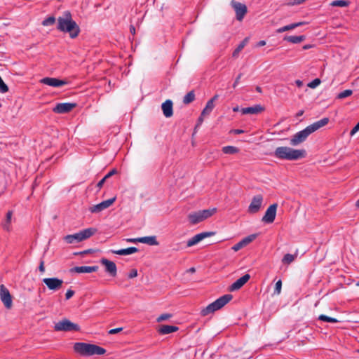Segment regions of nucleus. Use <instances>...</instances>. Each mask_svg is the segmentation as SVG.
<instances>
[{
	"mask_svg": "<svg viewBox=\"0 0 359 359\" xmlns=\"http://www.w3.org/2000/svg\"><path fill=\"white\" fill-rule=\"evenodd\" d=\"M359 130V122L355 126V127L351 130V136L354 135Z\"/></svg>",
	"mask_w": 359,
	"mask_h": 359,
	"instance_id": "45",
	"label": "nucleus"
},
{
	"mask_svg": "<svg viewBox=\"0 0 359 359\" xmlns=\"http://www.w3.org/2000/svg\"><path fill=\"white\" fill-rule=\"evenodd\" d=\"M295 83L299 88H301L303 86V82L300 80H296Z\"/></svg>",
	"mask_w": 359,
	"mask_h": 359,
	"instance_id": "56",
	"label": "nucleus"
},
{
	"mask_svg": "<svg viewBox=\"0 0 359 359\" xmlns=\"http://www.w3.org/2000/svg\"><path fill=\"white\" fill-rule=\"evenodd\" d=\"M248 42V39L245 38L238 46V47L234 50V51L232 53V56L233 57H237L238 56L239 53L243 49L245 46L246 45Z\"/></svg>",
	"mask_w": 359,
	"mask_h": 359,
	"instance_id": "31",
	"label": "nucleus"
},
{
	"mask_svg": "<svg viewBox=\"0 0 359 359\" xmlns=\"http://www.w3.org/2000/svg\"><path fill=\"white\" fill-rule=\"evenodd\" d=\"M239 242L241 244L243 248L247 245L243 239Z\"/></svg>",
	"mask_w": 359,
	"mask_h": 359,
	"instance_id": "62",
	"label": "nucleus"
},
{
	"mask_svg": "<svg viewBox=\"0 0 359 359\" xmlns=\"http://www.w3.org/2000/svg\"><path fill=\"white\" fill-rule=\"evenodd\" d=\"M305 156V150L294 149L288 147H277L274 151V156L282 160L295 161L304 158Z\"/></svg>",
	"mask_w": 359,
	"mask_h": 359,
	"instance_id": "3",
	"label": "nucleus"
},
{
	"mask_svg": "<svg viewBox=\"0 0 359 359\" xmlns=\"http://www.w3.org/2000/svg\"><path fill=\"white\" fill-rule=\"evenodd\" d=\"M304 24H306L305 22H297V23H292V24H290V25H286V26H284L283 27L278 29L276 32L278 33H283L284 32L293 29H294L297 27H299L301 25H303Z\"/></svg>",
	"mask_w": 359,
	"mask_h": 359,
	"instance_id": "26",
	"label": "nucleus"
},
{
	"mask_svg": "<svg viewBox=\"0 0 359 359\" xmlns=\"http://www.w3.org/2000/svg\"><path fill=\"white\" fill-rule=\"evenodd\" d=\"M303 114H304V111H303V110H301V111H298V112L297 113L296 116H297V117L301 116H302V115H303Z\"/></svg>",
	"mask_w": 359,
	"mask_h": 359,
	"instance_id": "59",
	"label": "nucleus"
},
{
	"mask_svg": "<svg viewBox=\"0 0 359 359\" xmlns=\"http://www.w3.org/2000/svg\"><path fill=\"white\" fill-rule=\"evenodd\" d=\"M107 179L104 177L97 184L98 189H101L103 186L104 183L106 182Z\"/></svg>",
	"mask_w": 359,
	"mask_h": 359,
	"instance_id": "51",
	"label": "nucleus"
},
{
	"mask_svg": "<svg viewBox=\"0 0 359 359\" xmlns=\"http://www.w3.org/2000/svg\"><path fill=\"white\" fill-rule=\"evenodd\" d=\"M76 106V103H58L53 109V111L57 114H65L71 111Z\"/></svg>",
	"mask_w": 359,
	"mask_h": 359,
	"instance_id": "15",
	"label": "nucleus"
},
{
	"mask_svg": "<svg viewBox=\"0 0 359 359\" xmlns=\"http://www.w3.org/2000/svg\"><path fill=\"white\" fill-rule=\"evenodd\" d=\"M263 202V196L261 194L255 195L248 207V211L249 213H257L261 208Z\"/></svg>",
	"mask_w": 359,
	"mask_h": 359,
	"instance_id": "13",
	"label": "nucleus"
},
{
	"mask_svg": "<svg viewBox=\"0 0 359 359\" xmlns=\"http://www.w3.org/2000/svg\"><path fill=\"white\" fill-rule=\"evenodd\" d=\"M256 90H257L258 93H260L262 92V88H261V87H259V86H257V87H256Z\"/></svg>",
	"mask_w": 359,
	"mask_h": 359,
	"instance_id": "63",
	"label": "nucleus"
},
{
	"mask_svg": "<svg viewBox=\"0 0 359 359\" xmlns=\"http://www.w3.org/2000/svg\"><path fill=\"white\" fill-rule=\"evenodd\" d=\"M0 299L6 309H11L13 306L12 297L4 285H0Z\"/></svg>",
	"mask_w": 359,
	"mask_h": 359,
	"instance_id": "9",
	"label": "nucleus"
},
{
	"mask_svg": "<svg viewBox=\"0 0 359 359\" xmlns=\"http://www.w3.org/2000/svg\"><path fill=\"white\" fill-rule=\"evenodd\" d=\"M43 283L49 290L57 291L62 288L64 282L57 278H46L43 279Z\"/></svg>",
	"mask_w": 359,
	"mask_h": 359,
	"instance_id": "11",
	"label": "nucleus"
},
{
	"mask_svg": "<svg viewBox=\"0 0 359 359\" xmlns=\"http://www.w3.org/2000/svg\"><path fill=\"white\" fill-rule=\"evenodd\" d=\"M305 39L304 36H285L284 40L292 43H299Z\"/></svg>",
	"mask_w": 359,
	"mask_h": 359,
	"instance_id": "27",
	"label": "nucleus"
},
{
	"mask_svg": "<svg viewBox=\"0 0 359 359\" xmlns=\"http://www.w3.org/2000/svg\"><path fill=\"white\" fill-rule=\"evenodd\" d=\"M196 271V269L194 267H191L189 269V272L190 273H194Z\"/></svg>",
	"mask_w": 359,
	"mask_h": 359,
	"instance_id": "61",
	"label": "nucleus"
},
{
	"mask_svg": "<svg viewBox=\"0 0 359 359\" xmlns=\"http://www.w3.org/2000/svg\"><path fill=\"white\" fill-rule=\"evenodd\" d=\"M195 100V94L193 90L189 92L183 99V103L185 104H190Z\"/></svg>",
	"mask_w": 359,
	"mask_h": 359,
	"instance_id": "33",
	"label": "nucleus"
},
{
	"mask_svg": "<svg viewBox=\"0 0 359 359\" xmlns=\"http://www.w3.org/2000/svg\"><path fill=\"white\" fill-rule=\"evenodd\" d=\"M12 215H13V211L9 210L6 214L5 223L4 224V229H6L8 231H10V225L11 223Z\"/></svg>",
	"mask_w": 359,
	"mask_h": 359,
	"instance_id": "32",
	"label": "nucleus"
},
{
	"mask_svg": "<svg viewBox=\"0 0 359 359\" xmlns=\"http://www.w3.org/2000/svg\"><path fill=\"white\" fill-rule=\"evenodd\" d=\"M204 116H202V115L201 114L200 117H199V118H198V123H197V125H196V127H197V126H198L199 125H201V124L203 123V117H204Z\"/></svg>",
	"mask_w": 359,
	"mask_h": 359,
	"instance_id": "54",
	"label": "nucleus"
},
{
	"mask_svg": "<svg viewBox=\"0 0 359 359\" xmlns=\"http://www.w3.org/2000/svg\"><path fill=\"white\" fill-rule=\"evenodd\" d=\"M218 97V95H215L210 100H212V104H214V102L217 100Z\"/></svg>",
	"mask_w": 359,
	"mask_h": 359,
	"instance_id": "58",
	"label": "nucleus"
},
{
	"mask_svg": "<svg viewBox=\"0 0 359 359\" xmlns=\"http://www.w3.org/2000/svg\"><path fill=\"white\" fill-rule=\"evenodd\" d=\"M97 232L95 228H88L74 234L67 235L64 240L69 244L79 243L93 236Z\"/></svg>",
	"mask_w": 359,
	"mask_h": 359,
	"instance_id": "6",
	"label": "nucleus"
},
{
	"mask_svg": "<svg viewBox=\"0 0 359 359\" xmlns=\"http://www.w3.org/2000/svg\"><path fill=\"white\" fill-rule=\"evenodd\" d=\"M93 250L91 249L84 250L83 252H79V255H85L88 253H90ZM75 255H79V253H75Z\"/></svg>",
	"mask_w": 359,
	"mask_h": 359,
	"instance_id": "55",
	"label": "nucleus"
},
{
	"mask_svg": "<svg viewBox=\"0 0 359 359\" xmlns=\"http://www.w3.org/2000/svg\"><path fill=\"white\" fill-rule=\"evenodd\" d=\"M130 32L134 34L135 33V27L133 25H131L130 27Z\"/></svg>",
	"mask_w": 359,
	"mask_h": 359,
	"instance_id": "57",
	"label": "nucleus"
},
{
	"mask_svg": "<svg viewBox=\"0 0 359 359\" xmlns=\"http://www.w3.org/2000/svg\"><path fill=\"white\" fill-rule=\"evenodd\" d=\"M138 243L148 244L149 245H158V242L155 236L140 237Z\"/></svg>",
	"mask_w": 359,
	"mask_h": 359,
	"instance_id": "25",
	"label": "nucleus"
},
{
	"mask_svg": "<svg viewBox=\"0 0 359 359\" xmlns=\"http://www.w3.org/2000/svg\"><path fill=\"white\" fill-rule=\"evenodd\" d=\"M172 317V314H170V313H163L161 314V316H159L158 317V318L156 319L157 322H162V321H164V320H167L168 319H170V318Z\"/></svg>",
	"mask_w": 359,
	"mask_h": 359,
	"instance_id": "38",
	"label": "nucleus"
},
{
	"mask_svg": "<svg viewBox=\"0 0 359 359\" xmlns=\"http://www.w3.org/2000/svg\"><path fill=\"white\" fill-rule=\"evenodd\" d=\"M231 5L236 12V19L238 21L243 20L248 11L247 6L245 4L237 2L234 0L231 1Z\"/></svg>",
	"mask_w": 359,
	"mask_h": 359,
	"instance_id": "10",
	"label": "nucleus"
},
{
	"mask_svg": "<svg viewBox=\"0 0 359 359\" xmlns=\"http://www.w3.org/2000/svg\"><path fill=\"white\" fill-rule=\"evenodd\" d=\"M242 75H243V74L241 73V74H239L238 75V76L236 77V80H235V81H234V83H233V88H235L238 86V84L239 83V81H240V79H241V78Z\"/></svg>",
	"mask_w": 359,
	"mask_h": 359,
	"instance_id": "48",
	"label": "nucleus"
},
{
	"mask_svg": "<svg viewBox=\"0 0 359 359\" xmlns=\"http://www.w3.org/2000/svg\"><path fill=\"white\" fill-rule=\"evenodd\" d=\"M100 263L104 266L105 271L110 274L112 277H115L117 273V268L116 264L110 260H108L106 258H102L100 260Z\"/></svg>",
	"mask_w": 359,
	"mask_h": 359,
	"instance_id": "16",
	"label": "nucleus"
},
{
	"mask_svg": "<svg viewBox=\"0 0 359 359\" xmlns=\"http://www.w3.org/2000/svg\"><path fill=\"white\" fill-rule=\"evenodd\" d=\"M122 330H123L122 327L111 329L109 331V334H116V333L119 332L120 331H121Z\"/></svg>",
	"mask_w": 359,
	"mask_h": 359,
	"instance_id": "49",
	"label": "nucleus"
},
{
	"mask_svg": "<svg viewBox=\"0 0 359 359\" xmlns=\"http://www.w3.org/2000/svg\"><path fill=\"white\" fill-rule=\"evenodd\" d=\"M257 236L255 234H251L245 238H244L243 240L245 243L246 245H248L252 241H253L256 238Z\"/></svg>",
	"mask_w": 359,
	"mask_h": 359,
	"instance_id": "42",
	"label": "nucleus"
},
{
	"mask_svg": "<svg viewBox=\"0 0 359 359\" xmlns=\"http://www.w3.org/2000/svg\"><path fill=\"white\" fill-rule=\"evenodd\" d=\"M243 133H244V130H241V129H233L230 131V133H233V134H236V135L242 134Z\"/></svg>",
	"mask_w": 359,
	"mask_h": 359,
	"instance_id": "52",
	"label": "nucleus"
},
{
	"mask_svg": "<svg viewBox=\"0 0 359 359\" xmlns=\"http://www.w3.org/2000/svg\"><path fill=\"white\" fill-rule=\"evenodd\" d=\"M329 118H323L307 126L304 130L295 133L290 139V144L297 146L304 142L311 133H314L320 128L326 126L329 123Z\"/></svg>",
	"mask_w": 359,
	"mask_h": 359,
	"instance_id": "2",
	"label": "nucleus"
},
{
	"mask_svg": "<svg viewBox=\"0 0 359 359\" xmlns=\"http://www.w3.org/2000/svg\"><path fill=\"white\" fill-rule=\"evenodd\" d=\"M349 5V1L344 0H335L330 3V6L333 7H346Z\"/></svg>",
	"mask_w": 359,
	"mask_h": 359,
	"instance_id": "34",
	"label": "nucleus"
},
{
	"mask_svg": "<svg viewBox=\"0 0 359 359\" xmlns=\"http://www.w3.org/2000/svg\"><path fill=\"white\" fill-rule=\"evenodd\" d=\"M111 252L113 254L118 255H131L133 253H135L138 252V249L135 247H130L126 249H121V250H111Z\"/></svg>",
	"mask_w": 359,
	"mask_h": 359,
	"instance_id": "24",
	"label": "nucleus"
},
{
	"mask_svg": "<svg viewBox=\"0 0 359 359\" xmlns=\"http://www.w3.org/2000/svg\"><path fill=\"white\" fill-rule=\"evenodd\" d=\"M216 208L199 210L191 212L188 215V219L191 224H196L210 217L216 212Z\"/></svg>",
	"mask_w": 359,
	"mask_h": 359,
	"instance_id": "7",
	"label": "nucleus"
},
{
	"mask_svg": "<svg viewBox=\"0 0 359 359\" xmlns=\"http://www.w3.org/2000/svg\"><path fill=\"white\" fill-rule=\"evenodd\" d=\"M355 205L359 208V199L356 201Z\"/></svg>",
	"mask_w": 359,
	"mask_h": 359,
	"instance_id": "64",
	"label": "nucleus"
},
{
	"mask_svg": "<svg viewBox=\"0 0 359 359\" xmlns=\"http://www.w3.org/2000/svg\"><path fill=\"white\" fill-rule=\"evenodd\" d=\"M297 257V254H294V255H292V254H289V253L286 254L283 257L282 262L284 264H290L295 260Z\"/></svg>",
	"mask_w": 359,
	"mask_h": 359,
	"instance_id": "29",
	"label": "nucleus"
},
{
	"mask_svg": "<svg viewBox=\"0 0 359 359\" xmlns=\"http://www.w3.org/2000/svg\"><path fill=\"white\" fill-rule=\"evenodd\" d=\"M233 298V296L230 294H224L221 297L216 299L212 303L210 304L205 308L203 309L201 311L202 316H205L212 313L224 306L229 303Z\"/></svg>",
	"mask_w": 359,
	"mask_h": 359,
	"instance_id": "5",
	"label": "nucleus"
},
{
	"mask_svg": "<svg viewBox=\"0 0 359 359\" xmlns=\"http://www.w3.org/2000/svg\"><path fill=\"white\" fill-rule=\"evenodd\" d=\"M40 83L53 87H60L67 83L65 80L53 77H45L40 80Z\"/></svg>",
	"mask_w": 359,
	"mask_h": 359,
	"instance_id": "17",
	"label": "nucleus"
},
{
	"mask_svg": "<svg viewBox=\"0 0 359 359\" xmlns=\"http://www.w3.org/2000/svg\"><path fill=\"white\" fill-rule=\"evenodd\" d=\"M116 200V198L114 197L112 198H109L108 200H106V201H104L97 205H94L93 206H91L89 210L91 212L93 213H97V212H102V210L108 208L109 207H110L113 203Z\"/></svg>",
	"mask_w": 359,
	"mask_h": 359,
	"instance_id": "14",
	"label": "nucleus"
},
{
	"mask_svg": "<svg viewBox=\"0 0 359 359\" xmlns=\"http://www.w3.org/2000/svg\"><path fill=\"white\" fill-rule=\"evenodd\" d=\"M98 266H75L72 269V271L76 273H92L97 271L98 270Z\"/></svg>",
	"mask_w": 359,
	"mask_h": 359,
	"instance_id": "21",
	"label": "nucleus"
},
{
	"mask_svg": "<svg viewBox=\"0 0 359 359\" xmlns=\"http://www.w3.org/2000/svg\"><path fill=\"white\" fill-rule=\"evenodd\" d=\"M57 29L62 32L69 33V36L72 39L78 36L80 32V28L73 20L69 11L64 12L63 15L57 18Z\"/></svg>",
	"mask_w": 359,
	"mask_h": 359,
	"instance_id": "1",
	"label": "nucleus"
},
{
	"mask_svg": "<svg viewBox=\"0 0 359 359\" xmlns=\"http://www.w3.org/2000/svg\"><path fill=\"white\" fill-rule=\"evenodd\" d=\"M140 238H128L126 239V241L128 243H137Z\"/></svg>",
	"mask_w": 359,
	"mask_h": 359,
	"instance_id": "53",
	"label": "nucleus"
},
{
	"mask_svg": "<svg viewBox=\"0 0 359 359\" xmlns=\"http://www.w3.org/2000/svg\"><path fill=\"white\" fill-rule=\"evenodd\" d=\"M352 93H353V91L351 90L347 89V90H345L339 93L337 95V97L339 99H344V98H346V97L351 95Z\"/></svg>",
	"mask_w": 359,
	"mask_h": 359,
	"instance_id": "37",
	"label": "nucleus"
},
{
	"mask_svg": "<svg viewBox=\"0 0 359 359\" xmlns=\"http://www.w3.org/2000/svg\"><path fill=\"white\" fill-rule=\"evenodd\" d=\"M250 278V276L248 273L245 274L229 287V291L233 292L241 289Z\"/></svg>",
	"mask_w": 359,
	"mask_h": 359,
	"instance_id": "19",
	"label": "nucleus"
},
{
	"mask_svg": "<svg viewBox=\"0 0 359 359\" xmlns=\"http://www.w3.org/2000/svg\"><path fill=\"white\" fill-rule=\"evenodd\" d=\"M264 111V108L259 105H255L253 107L242 108L241 112L243 114H257Z\"/></svg>",
	"mask_w": 359,
	"mask_h": 359,
	"instance_id": "22",
	"label": "nucleus"
},
{
	"mask_svg": "<svg viewBox=\"0 0 359 359\" xmlns=\"http://www.w3.org/2000/svg\"><path fill=\"white\" fill-rule=\"evenodd\" d=\"M320 79H315L308 84V86L311 88H315L320 83Z\"/></svg>",
	"mask_w": 359,
	"mask_h": 359,
	"instance_id": "41",
	"label": "nucleus"
},
{
	"mask_svg": "<svg viewBox=\"0 0 359 359\" xmlns=\"http://www.w3.org/2000/svg\"><path fill=\"white\" fill-rule=\"evenodd\" d=\"M137 276V271L136 269H132L128 275L129 278H135Z\"/></svg>",
	"mask_w": 359,
	"mask_h": 359,
	"instance_id": "43",
	"label": "nucleus"
},
{
	"mask_svg": "<svg viewBox=\"0 0 359 359\" xmlns=\"http://www.w3.org/2000/svg\"><path fill=\"white\" fill-rule=\"evenodd\" d=\"M215 235V232H203L198 234L195 235L191 239L187 241V247H191L196 245L198 243L201 241L205 238L210 237L211 236Z\"/></svg>",
	"mask_w": 359,
	"mask_h": 359,
	"instance_id": "18",
	"label": "nucleus"
},
{
	"mask_svg": "<svg viewBox=\"0 0 359 359\" xmlns=\"http://www.w3.org/2000/svg\"><path fill=\"white\" fill-rule=\"evenodd\" d=\"M277 208H278L277 203H273V204L271 205L267 208L264 215L263 216V217L262 219V221L265 223H267V224L273 223L276 218Z\"/></svg>",
	"mask_w": 359,
	"mask_h": 359,
	"instance_id": "12",
	"label": "nucleus"
},
{
	"mask_svg": "<svg viewBox=\"0 0 359 359\" xmlns=\"http://www.w3.org/2000/svg\"><path fill=\"white\" fill-rule=\"evenodd\" d=\"M39 270L40 272L43 273L45 271L44 261L41 260L39 266Z\"/></svg>",
	"mask_w": 359,
	"mask_h": 359,
	"instance_id": "50",
	"label": "nucleus"
},
{
	"mask_svg": "<svg viewBox=\"0 0 359 359\" xmlns=\"http://www.w3.org/2000/svg\"><path fill=\"white\" fill-rule=\"evenodd\" d=\"M214 107H215V104H212V100H208L205 108L203 109V111L201 112V115L202 116L209 115L211 113V111H212V109H214Z\"/></svg>",
	"mask_w": 359,
	"mask_h": 359,
	"instance_id": "28",
	"label": "nucleus"
},
{
	"mask_svg": "<svg viewBox=\"0 0 359 359\" xmlns=\"http://www.w3.org/2000/svg\"><path fill=\"white\" fill-rule=\"evenodd\" d=\"M241 248H243L241 244L240 243V242L237 243L236 244H235L233 247H232V250H234L235 252H237L239 250H241Z\"/></svg>",
	"mask_w": 359,
	"mask_h": 359,
	"instance_id": "46",
	"label": "nucleus"
},
{
	"mask_svg": "<svg viewBox=\"0 0 359 359\" xmlns=\"http://www.w3.org/2000/svg\"><path fill=\"white\" fill-rule=\"evenodd\" d=\"M179 330V327L174 325H163L159 327L158 329V332L160 334H168L170 333H172L175 332H177Z\"/></svg>",
	"mask_w": 359,
	"mask_h": 359,
	"instance_id": "23",
	"label": "nucleus"
},
{
	"mask_svg": "<svg viewBox=\"0 0 359 359\" xmlns=\"http://www.w3.org/2000/svg\"><path fill=\"white\" fill-rule=\"evenodd\" d=\"M281 288H282V281L280 280H279L278 281L276 282V283L275 285L274 294H280L281 292Z\"/></svg>",
	"mask_w": 359,
	"mask_h": 359,
	"instance_id": "39",
	"label": "nucleus"
},
{
	"mask_svg": "<svg viewBox=\"0 0 359 359\" xmlns=\"http://www.w3.org/2000/svg\"><path fill=\"white\" fill-rule=\"evenodd\" d=\"M117 173V170L116 169H113L111 170L110 172H109L105 176V179H108L109 177H111L112 175H114V174Z\"/></svg>",
	"mask_w": 359,
	"mask_h": 359,
	"instance_id": "47",
	"label": "nucleus"
},
{
	"mask_svg": "<svg viewBox=\"0 0 359 359\" xmlns=\"http://www.w3.org/2000/svg\"><path fill=\"white\" fill-rule=\"evenodd\" d=\"M222 151L226 154H234L239 152V149L234 146H225L222 147Z\"/></svg>",
	"mask_w": 359,
	"mask_h": 359,
	"instance_id": "30",
	"label": "nucleus"
},
{
	"mask_svg": "<svg viewBox=\"0 0 359 359\" xmlns=\"http://www.w3.org/2000/svg\"><path fill=\"white\" fill-rule=\"evenodd\" d=\"M172 102L170 100H167L165 102H164L162 105V111L163 113V115L166 118H170L173 115V109H172Z\"/></svg>",
	"mask_w": 359,
	"mask_h": 359,
	"instance_id": "20",
	"label": "nucleus"
},
{
	"mask_svg": "<svg viewBox=\"0 0 359 359\" xmlns=\"http://www.w3.org/2000/svg\"><path fill=\"white\" fill-rule=\"evenodd\" d=\"M55 22V18L53 16H49L42 22V25L50 26L54 25Z\"/></svg>",
	"mask_w": 359,
	"mask_h": 359,
	"instance_id": "36",
	"label": "nucleus"
},
{
	"mask_svg": "<svg viewBox=\"0 0 359 359\" xmlns=\"http://www.w3.org/2000/svg\"><path fill=\"white\" fill-rule=\"evenodd\" d=\"M74 294V291L72 290H68L65 294L66 299H69Z\"/></svg>",
	"mask_w": 359,
	"mask_h": 359,
	"instance_id": "44",
	"label": "nucleus"
},
{
	"mask_svg": "<svg viewBox=\"0 0 359 359\" xmlns=\"http://www.w3.org/2000/svg\"><path fill=\"white\" fill-rule=\"evenodd\" d=\"M74 350L81 356L103 355L106 353V350L101 346L84 342L75 343L74 344Z\"/></svg>",
	"mask_w": 359,
	"mask_h": 359,
	"instance_id": "4",
	"label": "nucleus"
},
{
	"mask_svg": "<svg viewBox=\"0 0 359 359\" xmlns=\"http://www.w3.org/2000/svg\"><path fill=\"white\" fill-rule=\"evenodd\" d=\"M8 90L7 85L4 82L2 78L0 76V92L6 93Z\"/></svg>",
	"mask_w": 359,
	"mask_h": 359,
	"instance_id": "40",
	"label": "nucleus"
},
{
	"mask_svg": "<svg viewBox=\"0 0 359 359\" xmlns=\"http://www.w3.org/2000/svg\"><path fill=\"white\" fill-rule=\"evenodd\" d=\"M266 44V41H260L259 43H258V46H263Z\"/></svg>",
	"mask_w": 359,
	"mask_h": 359,
	"instance_id": "60",
	"label": "nucleus"
},
{
	"mask_svg": "<svg viewBox=\"0 0 359 359\" xmlns=\"http://www.w3.org/2000/svg\"><path fill=\"white\" fill-rule=\"evenodd\" d=\"M54 330L57 332H77L80 331V327L78 324L74 323L67 318H64L55 324Z\"/></svg>",
	"mask_w": 359,
	"mask_h": 359,
	"instance_id": "8",
	"label": "nucleus"
},
{
	"mask_svg": "<svg viewBox=\"0 0 359 359\" xmlns=\"http://www.w3.org/2000/svg\"><path fill=\"white\" fill-rule=\"evenodd\" d=\"M318 319L319 320H321V321H325V322H328V323H337L339 322V320L334 318H332V317H329V316H327L325 315H320L318 318Z\"/></svg>",
	"mask_w": 359,
	"mask_h": 359,
	"instance_id": "35",
	"label": "nucleus"
}]
</instances>
